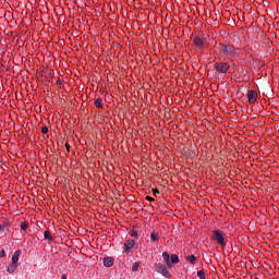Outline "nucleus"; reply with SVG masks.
<instances>
[{
  "label": "nucleus",
  "instance_id": "obj_20",
  "mask_svg": "<svg viewBox=\"0 0 279 279\" xmlns=\"http://www.w3.org/2000/svg\"><path fill=\"white\" fill-rule=\"evenodd\" d=\"M197 276L199 277V279H206V272H204V270H198Z\"/></svg>",
  "mask_w": 279,
  "mask_h": 279
},
{
  "label": "nucleus",
  "instance_id": "obj_7",
  "mask_svg": "<svg viewBox=\"0 0 279 279\" xmlns=\"http://www.w3.org/2000/svg\"><path fill=\"white\" fill-rule=\"evenodd\" d=\"M134 245H136V242L134 240H128L124 243V252L125 254H130V252H132V247H134Z\"/></svg>",
  "mask_w": 279,
  "mask_h": 279
},
{
  "label": "nucleus",
  "instance_id": "obj_2",
  "mask_svg": "<svg viewBox=\"0 0 279 279\" xmlns=\"http://www.w3.org/2000/svg\"><path fill=\"white\" fill-rule=\"evenodd\" d=\"M220 51L223 53L225 58H228V60H231L234 56V47L230 45L221 46Z\"/></svg>",
  "mask_w": 279,
  "mask_h": 279
},
{
  "label": "nucleus",
  "instance_id": "obj_25",
  "mask_svg": "<svg viewBox=\"0 0 279 279\" xmlns=\"http://www.w3.org/2000/svg\"><path fill=\"white\" fill-rule=\"evenodd\" d=\"M65 148L68 151H71V145H69V143H65Z\"/></svg>",
  "mask_w": 279,
  "mask_h": 279
},
{
  "label": "nucleus",
  "instance_id": "obj_19",
  "mask_svg": "<svg viewBox=\"0 0 279 279\" xmlns=\"http://www.w3.org/2000/svg\"><path fill=\"white\" fill-rule=\"evenodd\" d=\"M138 267H141V262H135L132 267V271H138Z\"/></svg>",
  "mask_w": 279,
  "mask_h": 279
},
{
  "label": "nucleus",
  "instance_id": "obj_13",
  "mask_svg": "<svg viewBox=\"0 0 279 279\" xmlns=\"http://www.w3.org/2000/svg\"><path fill=\"white\" fill-rule=\"evenodd\" d=\"M159 239H160V238L158 236V233H157V232L153 231V232L150 233V240L153 241V243L158 242Z\"/></svg>",
  "mask_w": 279,
  "mask_h": 279
},
{
  "label": "nucleus",
  "instance_id": "obj_22",
  "mask_svg": "<svg viewBox=\"0 0 279 279\" xmlns=\"http://www.w3.org/2000/svg\"><path fill=\"white\" fill-rule=\"evenodd\" d=\"M153 195H160V191L158 189H153Z\"/></svg>",
  "mask_w": 279,
  "mask_h": 279
},
{
  "label": "nucleus",
  "instance_id": "obj_12",
  "mask_svg": "<svg viewBox=\"0 0 279 279\" xmlns=\"http://www.w3.org/2000/svg\"><path fill=\"white\" fill-rule=\"evenodd\" d=\"M17 267H19V266H17L16 264H13V263H12L11 265L8 266V269H7V270H8L9 274H14V272L16 271V268H17Z\"/></svg>",
  "mask_w": 279,
  "mask_h": 279
},
{
  "label": "nucleus",
  "instance_id": "obj_17",
  "mask_svg": "<svg viewBox=\"0 0 279 279\" xmlns=\"http://www.w3.org/2000/svg\"><path fill=\"white\" fill-rule=\"evenodd\" d=\"M44 239H46L47 241H53V236H51V232L49 231L44 232Z\"/></svg>",
  "mask_w": 279,
  "mask_h": 279
},
{
  "label": "nucleus",
  "instance_id": "obj_23",
  "mask_svg": "<svg viewBox=\"0 0 279 279\" xmlns=\"http://www.w3.org/2000/svg\"><path fill=\"white\" fill-rule=\"evenodd\" d=\"M130 234H131V236H133V238L138 236V232H136V231H134V230L131 231Z\"/></svg>",
  "mask_w": 279,
  "mask_h": 279
},
{
  "label": "nucleus",
  "instance_id": "obj_26",
  "mask_svg": "<svg viewBox=\"0 0 279 279\" xmlns=\"http://www.w3.org/2000/svg\"><path fill=\"white\" fill-rule=\"evenodd\" d=\"M146 199H147V202H154V197H151V196H146Z\"/></svg>",
  "mask_w": 279,
  "mask_h": 279
},
{
  "label": "nucleus",
  "instance_id": "obj_5",
  "mask_svg": "<svg viewBox=\"0 0 279 279\" xmlns=\"http://www.w3.org/2000/svg\"><path fill=\"white\" fill-rule=\"evenodd\" d=\"M193 45L196 46L197 51H202L204 49V39L199 36H195L193 38Z\"/></svg>",
  "mask_w": 279,
  "mask_h": 279
},
{
  "label": "nucleus",
  "instance_id": "obj_18",
  "mask_svg": "<svg viewBox=\"0 0 279 279\" xmlns=\"http://www.w3.org/2000/svg\"><path fill=\"white\" fill-rule=\"evenodd\" d=\"M20 228L23 232H25V231H27V228H29V223L24 221L21 223Z\"/></svg>",
  "mask_w": 279,
  "mask_h": 279
},
{
  "label": "nucleus",
  "instance_id": "obj_4",
  "mask_svg": "<svg viewBox=\"0 0 279 279\" xmlns=\"http://www.w3.org/2000/svg\"><path fill=\"white\" fill-rule=\"evenodd\" d=\"M214 68L218 73H228L230 71V64L228 62H216Z\"/></svg>",
  "mask_w": 279,
  "mask_h": 279
},
{
  "label": "nucleus",
  "instance_id": "obj_6",
  "mask_svg": "<svg viewBox=\"0 0 279 279\" xmlns=\"http://www.w3.org/2000/svg\"><path fill=\"white\" fill-rule=\"evenodd\" d=\"M247 99L250 104H256V100L258 99V93H256V90H248Z\"/></svg>",
  "mask_w": 279,
  "mask_h": 279
},
{
  "label": "nucleus",
  "instance_id": "obj_1",
  "mask_svg": "<svg viewBox=\"0 0 279 279\" xmlns=\"http://www.w3.org/2000/svg\"><path fill=\"white\" fill-rule=\"evenodd\" d=\"M211 239L217 242L218 245H221V247H225L226 245V238H223V232L219 229H215L213 231Z\"/></svg>",
  "mask_w": 279,
  "mask_h": 279
},
{
  "label": "nucleus",
  "instance_id": "obj_3",
  "mask_svg": "<svg viewBox=\"0 0 279 279\" xmlns=\"http://www.w3.org/2000/svg\"><path fill=\"white\" fill-rule=\"evenodd\" d=\"M155 270L157 274H161V276H165V278H171V272H169V270L167 269V266H165L163 264H155Z\"/></svg>",
  "mask_w": 279,
  "mask_h": 279
},
{
  "label": "nucleus",
  "instance_id": "obj_15",
  "mask_svg": "<svg viewBox=\"0 0 279 279\" xmlns=\"http://www.w3.org/2000/svg\"><path fill=\"white\" fill-rule=\"evenodd\" d=\"M185 259L189 260L191 265H195V260H197V257H195V255H189L185 257Z\"/></svg>",
  "mask_w": 279,
  "mask_h": 279
},
{
  "label": "nucleus",
  "instance_id": "obj_11",
  "mask_svg": "<svg viewBox=\"0 0 279 279\" xmlns=\"http://www.w3.org/2000/svg\"><path fill=\"white\" fill-rule=\"evenodd\" d=\"M170 263L172 264V265H178V263H180V257L177 255V254H172L171 256H170Z\"/></svg>",
  "mask_w": 279,
  "mask_h": 279
},
{
  "label": "nucleus",
  "instance_id": "obj_21",
  "mask_svg": "<svg viewBox=\"0 0 279 279\" xmlns=\"http://www.w3.org/2000/svg\"><path fill=\"white\" fill-rule=\"evenodd\" d=\"M49 132V128L43 126L41 128V134H47Z\"/></svg>",
  "mask_w": 279,
  "mask_h": 279
},
{
  "label": "nucleus",
  "instance_id": "obj_16",
  "mask_svg": "<svg viewBox=\"0 0 279 279\" xmlns=\"http://www.w3.org/2000/svg\"><path fill=\"white\" fill-rule=\"evenodd\" d=\"M9 223L0 225V234L3 236L5 234V230H8Z\"/></svg>",
  "mask_w": 279,
  "mask_h": 279
},
{
  "label": "nucleus",
  "instance_id": "obj_8",
  "mask_svg": "<svg viewBox=\"0 0 279 279\" xmlns=\"http://www.w3.org/2000/svg\"><path fill=\"white\" fill-rule=\"evenodd\" d=\"M162 258H163L165 265H167V267H171V260H170L171 256L169 255V253L163 252Z\"/></svg>",
  "mask_w": 279,
  "mask_h": 279
},
{
  "label": "nucleus",
  "instance_id": "obj_24",
  "mask_svg": "<svg viewBox=\"0 0 279 279\" xmlns=\"http://www.w3.org/2000/svg\"><path fill=\"white\" fill-rule=\"evenodd\" d=\"M5 256V250L0 251V258H3Z\"/></svg>",
  "mask_w": 279,
  "mask_h": 279
},
{
  "label": "nucleus",
  "instance_id": "obj_27",
  "mask_svg": "<svg viewBox=\"0 0 279 279\" xmlns=\"http://www.w3.org/2000/svg\"><path fill=\"white\" fill-rule=\"evenodd\" d=\"M174 136H180V132H174Z\"/></svg>",
  "mask_w": 279,
  "mask_h": 279
},
{
  "label": "nucleus",
  "instance_id": "obj_28",
  "mask_svg": "<svg viewBox=\"0 0 279 279\" xmlns=\"http://www.w3.org/2000/svg\"><path fill=\"white\" fill-rule=\"evenodd\" d=\"M57 84H58V85L62 84V81H57Z\"/></svg>",
  "mask_w": 279,
  "mask_h": 279
},
{
  "label": "nucleus",
  "instance_id": "obj_14",
  "mask_svg": "<svg viewBox=\"0 0 279 279\" xmlns=\"http://www.w3.org/2000/svg\"><path fill=\"white\" fill-rule=\"evenodd\" d=\"M94 105L96 108H99V109L104 108L101 98H96L94 101Z\"/></svg>",
  "mask_w": 279,
  "mask_h": 279
},
{
  "label": "nucleus",
  "instance_id": "obj_9",
  "mask_svg": "<svg viewBox=\"0 0 279 279\" xmlns=\"http://www.w3.org/2000/svg\"><path fill=\"white\" fill-rule=\"evenodd\" d=\"M19 258H21V251H15L14 254L12 255V264L16 265L19 263Z\"/></svg>",
  "mask_w": 279,
  "mask_h": 279
},
{
  "label": "nucleus",
  "instance_id": "obj_10",
  "mask_svg": "<svg viewBox=\"0 0 279 279\" xmlns=\"http://www.w3.org/2000/svg\"><path fill=\"white\" fill-rule=\"evenodd\" d=\"M104 265L106 267H112V265H114V257H105Z\"/></svg>",
  "mask_w": 279,
  "mask_h": 279
}]
</instances>
